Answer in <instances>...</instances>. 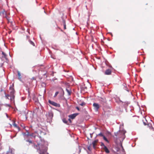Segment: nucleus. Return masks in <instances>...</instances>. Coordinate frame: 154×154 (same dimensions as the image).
I'll return each instance as SVG.
<instances>
[{
	"label": "nucleus",
	"mask_w": 154,
	"mask_h": 154,
	"mask_svg": "<svg viewBox=\"0 0 154 154\" xmlns=\"http://www.w3.org/2000/svg\"><path fill=\"white\" fill-rule=\"evenodd\" d=\"M98 142V140H95L92 142V144L93 147L94 148Z\"/></svg>",
	"instance_id": "nucleus-9"
},
{
	"label": "nucleus",
	"mask_w": 154,
	"mask_h": 154,
	"mask_svg": "<svg viewBox=\"0 0 154 154\" xmlns=\"http://www.w3.org/2000/svg\"><path fill=\"white\" fill-rule=\"evenodd\" d=\"M66 91L67 92L68 95H70L71 94V91L70 90H68V89H66Z\"/></svg>",
	"instance_id": "nucleus-14"
},
{
	"label": "nucleus",
	"mask_w": 154,
	"mask_h": 154,
	"mask_svg": "<svg viewBox=\"0 0 154 154\" xmlns=\"http://www.w3.org/2000/svg\"><path fill=\"white\" fill-rule=\"evenodd\" d=\"M88 150L90 151L91 150V147L90 146H89L88 147Z\"/></svg>",
	"instance_id": "nucleus-27"
},
{
	"label": "nucleus",
	"mask_w": 154,
	"mask_h": 154,
	"mask_svg": "<svg viewBox=\"0 0 154 154\" xmlns=\"http://www.w3.org/2000/svg\"><path fill=\"white\" fill-rule=\"evenodd\" d=\"M29 42L33 46H35V44L34 43L32 42V41H31V40H29Z\"/></svg>",
	"instance_id": "nucleus-16"
},
{
	"label": "nucleus",
	"mask_w": 154,
	"mask_h": 154,
	"mask_svg": "<svg viewBox=\"0 0 154 154\" xmlns=\"http://www.w3.org/2000/svg\"><path fill=\"white\" fill-rule=\"evenodd\" d=\"M31 136L33 137L37 143V145L33 143L32 141L30 140H27L26 141L32 144V146L37 150L40 154H48L47 152L48 150L47 145L46 142L41 137L39 134L37 132L32 133Z\"/></svg>",
	"instance_id": "nucleus-1"
},
{
	"label": "nucleus",
	"mask_w": 154,
	"mask_h": 154,
	"mask_svg": "<svg viewBox=\"0 0 154 154\" xmlns=\"http://www.w3.org/2000/svg\"><path fill=\"white\" fill-rule=\"evenodd\" d=\"M11 125V126H12V125Z\"/></svg>",
	"instance_id": "nucleus-30"
},
{
	"label": "nucleus",
	"mask_w": 154,
	"mask_h": 154,
	"mask_svg": "<svg viewBox=\"0 0 154 154\" xmlns=\"http://www.w3.org/2000/svg\"><path fill=\"white\" fill-rule=\"evenodd\" d=\"M77 115V114H73L69 115V117L72 119H73L75 118Z\"/></svg>",
	"instance_id": "nucleus-7"
},
{
	"label": "nucleus",
	"mask_w": 154,
	"mask_h": 154,
	"mask_svg": "<svg viewBox=\"0 0 154 154\" xmlns=\"http://www.w3.org/2000/svg\"><path fill=\"white\" fill-rule=\"evenodd\" d=\"M62 23H63V26L64 29H66V27L65 21V20H63Z\"/></svg>",
	"instance_id": "nucleus-10"
},
{
	"label": "nucleus",
	"mask_w": 154,
	"mask_h": 154,
	"mask_svg": "<svg viewBox=\"0 0 154 154\" xmlns=\"http://www.w3.org/2000/svg\"><path fill=\"white\" fill-rule=\"evenodd\" d=\"M9 89L10 91V95L11 97V98L10 99L11 101L13 100H14L15 97V96L14 95V88L12 87H10Z\"/></svg>",
	"instance_id": "nucleus-2"
},
{
	"label": "nucleus",
	"mask_w": 154,
	"mask_h": 154,
	"mask_svg": "<svg viewBox=\"0 0 154 154\" xmlns=\"http://www.w3.org/2000/svg\"><path fill=\"white\" fill-rule=\"evenodd\" d=\"M115 135L116 136H118V134H119V133L118 132H116V133H115Z\"/></svg>",
	"instance_id": "nucleus-23"
},
{
	"label": "nucleus",
	"mask_w": 154,
	"mask_h": 154,
	"mask_svg": "<svg viewBox=\"0 0 154 154\" xmlns=\"http://www.w3.org/2000/svg\"><path fill=\"white\" fill-rule=\"evenodd\" d=\"M68 120L69 121L70 123L71 122V119H68Z\"/></svg>",
	"instance_id": "nucleus-28"
},
{
	"label": "nucleus",
	"mask_w": 154,
	"mask_h": 154,
	"mask_svg": "<svg viewBox=\"0 0 154 154\" xmlns=\"http://www.w3.org/2000/svg\"><path fill=\"white\" fill-rule=\"evenodd\" d=\"M2 54L5 57H6V54L3 51L2 52Z\"/></svg>",
	"instance_id": "nucleus-20"
},
{
	"label": "nucleus",
	"mask_w": 154,
	"mask_h": 154,
	"mask_svg": "<svg viewBox=\"0 0 154 154\" xmlns=\"http://www.w3.org/2000/svg\"><path fill=\"white\" fill-rule=\"evenodd\" d=\"M1 15L3 16L4 17L6 18L8 20V23L10 22L9 18L8 17L6 12L4 10L0 12Z\"/></svg>",
	"instance_id": "nucleus-3"
},
{
	"label": "nucleus",
	"mask_w": 154,
	"mask_h": 154,
	"mask_svg": "<svg viewBox=\"0 0 154 154\" xmlns=\"http://www.w3.org/2000/svg\"><path fill=\"white\" fill-rule=\"evenodd\" d=\"M48 102L50 104L53 105L54 106H58V104L56 103H55L53 101L49 100Z\"/></svg>",
	"instance_id": "nucleus-5"
},
{
	"label": "nucleus",
	"mask_w": 154,
	"mask_h": 154,
	"mask_svg": "<svg viewBox=\"0 0 154 154\" xmlns=\"http://www.w3.org/2000/svg\"><path fill=\"white\" fill-rule=\"evenodd\" d=\"M147 125L149 126V127H150L151 126V124H147Z\"/></svg>",
	"instance_id": "nucleus-25"
},
{
	"label": "nucleus",
	"mask_w": 154,
	"mask_h": 154,
	"mask_svg": "<svg viewBox=\"0 0 154 154\" xmlns=\"http://www.w3.org/2000/svg\"><path fill=\"white\" fill-rule=\"evenodd\" d=\"M9 96V94H6L5 95V97H6V98L7 99H9V98H8V97Z\"/></svg>",
	"instance_id": "nucleus-19"
},
{
	"label": "nucleus",
	"mask_w": 154,
	"mask_h": 154,
	"mask_svg": "<svg viewBox=\"0 0 154 154\" xmlns=\"http://www.w3.org/2000/svg\"><path fill=\"white\" fill-rule=\"evenodd\" d=\"M103 139H104V140H105L106 141V142H107L108 143L109 142V141H108V140L104 136L103 137Z\"/></svg>",
	"instance_id": "nucleus-15"
},
{
	"label": "nucleus",
	"mask_w": 154,
	"mask_h": 154,
	"mask_svg": "<svg viewBox=\"0 0 154 154\" xmlns=\"http://www.w3.org/2000/svg\"><path fill=\"white\" fill-rule=\"evenodd\" d=\"M143 124H144V125H147V121H146V122H143Z\"/></svg>",
	"instance_id": "nucleus-24"
},
{
	"label": "nucleus",
	"mask_w": 154,
	"mask_h": 154,
	"mask_svg": "<svg viewBox=\"0 0 154 154\" xmlns=\"http://www.w3.org/2000/svg\"><path fill=\"white\" fill-rule=\"evenodd\" d=\"M112 73L111 70L109 69H106L105 72V74L106 75H111Z\"/></svg>",
	"instance_id": "nucleus-6"
},
{
	"label": "nucleus",
	"mask_w": 154,
	"mask_h": 154,
	"mask_svg": "<svg viewBox=\"0 0 154 154\" xmlns=\"http://www.w3.org/2000/svg\"><path fill=\"white\" fill-rule=\"evenodd\" d=\"M93 106L94 107V109L96 111H98L100 106L99 104L96 103H94L93 104Z\"/></svg>",
	"instance_id": "nucleus-4"
},
{
	"label": "nucleus",
	"mask_w": 154,
	"mask_h": 154,
	"mask_svg": "<svg viewBox=\"0 0 154 154\" xmlns=\"http://www.w3.org/2000/svg\"><path fill=\"white\" fill-rule=\"evenodd\" d=\"M18 79L20 80L21 79V75L20 73L19 72H18Z\"/></svg>",
	"instance_id": "nucleus-12"
},
{
	"label": "nucleus",
	"mask_w": 154,
	"mask_h": 154,
	"mask_svg": "<svg viewBox=\"0 0 154 154\" xmlns=\"http://www.w3.org/2000/svg\"><path fill=\"white\" fill-rule=\"evenodd\" d=\"M12 122V125H13L14 126V127L18 128V130H19V128L17 126V125L16 124L15 121H14V120H13Z\"/></svg>",
	"instance_id": "nucleus-8"
},
{
	"label": "nucleus",
	"mask_w": 154,
	"mask_h": 154,
	"mask_svg": "<svg viewBox=\"0 0 154 154\" xmlns=\"http://www.w3.org/2000/svg\"><path fill=\"white\" fill-rule=\"evenodd\" d=\"M42 132V131H40L39 132L40 134H41Z\"/></svg>",
	"instance_id": "nucleus-29"
},
{
	"label": "nucleus",
	"mask_w": 154,
	"mask_h": 154,
	"mask_svg": "<svg viewBox=\"0 0 154 154\" xmlns=\"http://www.w3.org/2000/svg\"><path fill=\"white\" fill-rule=\"evenodd\" d=\"M85 103L83 102V103H82L80 104V105L82 106H83L85 105Z\"/></svg>",
	"instance_id": "nucleus-22"
},
{
	"label": "nucleus",
	"mask_w": 154,
	"mask_h": 154,
	"mask_svg": "<svg viewBox=\"0 0 154 154\" xmlns=\"http://www.w3.org/2000/svg\"><path fill=\"white\" fill-rule=\"evenodd\" d=\"M98 135L99 136H101V137H103L104 136L103 134L102 133H100L99 134H98Z\"/></svg>",
	"instance_id": "nucleus-17"
},
{
	"label": "nucleus",
	"mask_w": 154,
	"mask_h": 154,
	"mask_svg": "<svg viewBox=\"0 0 154 154\" xmlns=\"http://www.w3.org/2000/svg\"><path fill=\"white\" fill-rule=\"evenodd\" d=\"M100 145L102 146H103V147H104V146H105L103 143H101Z\"/></svg>",
	"instance_id": "nucleus-21"
},
{
	"label": "nucleus",
	"mask_w": 154,
	"mask_h": 154,
	"mask_svg": "<svg viewBox=\"0 0 154 154\" xmlns=\"http://www.w3.org/2000/svg\"><path fill=\"white\" fill-rule=\"evenodd\" d=\"M58 93H59L58 92V91L56 92L55 94L54 97H55L58 94Z\"/></svg>",
	"instance_id": "nucleus-18"
},
{
	"label": "nucleus",
	"mask_w": 154,
	"mask_h": 154,
	"mask_svg": "<svg viewBox=\"0 0 154 154\" xmlns=\"http://www.w3.org/2000/svg\"><path fill=\"white\" fill-rule=\"evenodd\" d=\"M103 149L107 153H109V149H108L107 147L106 146H104V147L103 148Z\"/></svg>",
	"instance_id": "nucleus-11"
},
{
	"label": "nucleus",
	"mask_w": 154,
	"mask_h": 154,
	"mask_svg": "<svg viewBox=\"0 0 154 154\" xmlns=\"http://www.w3.org/2000/svg\"><path fill=\"white\" fill-rule=\"evenodd\" d=\"M63 121L65 123L68 124V121L67 120H66L65 119H63Z\"/></svg>",
	"instance_id": "nucleus-13"
},
{
	"label": "nucleus",
	"mask_w": 154,
	"mask_h": 154,
	"mask_svg": "<svg viewBox=\"0 0 154 154\" xmlns=\"http://www.w3.org/2000/svg\"><path fill=\"white\" fill-rule=\"evenodd\" d=\"M76 108L79 111V107H76Z\"/></svg>",
	"instance_id": "nucleus-26"
}]
</instances>
